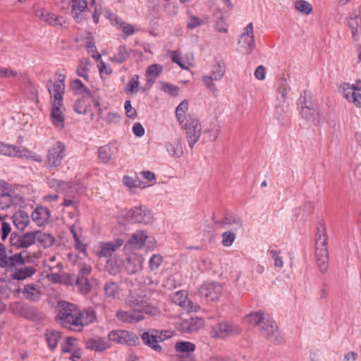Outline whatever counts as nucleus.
<instances>
[{"instance_id":"f257e3e1","label":"nucleus","mask_w":361,"mask_h":361,"mask_svg":"<svg viewBox=\"0 0 361 361\" xmlns=\"http://www.w3.org/2000/svg\"><path fill=\"white\" fill-rule=\"evenodd\" d=\"M63 10L71 8V13L77 22H82L92 15L94 23H98L103 11L102 0H58Z\"/></svg>"},{"instance_id":"f03ea898","label":"nucleus","mask_w":361,"mask_h":361,"mask_svg":"<svg viewBox=\"0 0 361 361\" xmlns=\"http://www.w3.org/2000/svg\"><path fill=\"white\" fill-rule=\"evenodd\" d=\"M57 320L63 326L77 331L80 310L72 303L61 301L57 306Z\"/></svg>"},{"instance_id":"7ed1b4c3","label":"nucleus","mask_w":361,"mask_h":361,"mask_svg":"<svg viewBox=\"0 0 361 361\" xmlns=\"http://www.w3.org/2000/svg\"><path fill=\"white\" fill-rule=\"evenodd\" d=\"M41 253L35 252L32 255L27 252L8 255L5 246L0 243V267L11 268L25 262H34L35 259H39Z\"/></svg>"},{"instance_id":"20e7f679","label":"nucleus","mask_w":361,"mask_h":361,"mask_svg":"<svg viewBox=\"0 0 361 361\" xmlns=\"http://www.w3.org/2000/svg\"><path fill=\"white\" fill-rule=\"evenodd\" d=\"M319 233L315 243V255L317 266L321 272L325 273L329 267V254L327 250V238L325 228L322 224L318 227Z\"/></svg>"},{"instance_id":"39448f33","label":"nucleus","mask_w":361,"mask_h":361,"mask_svg":"<svg viewBox=\"0 0 361 361\" xmlns=\"http://www.w3.org/2000/svg\"><path fill=\"white\" fill-rule=\"evenodd\" d=\"M126 304L131 309L143 315L146 314L149 316H155L159 312L158 308L151 304L146 295L131 294L127 299Z\"/></svg>"},{"instance_id":"423d86ee","label":"nucleus","mask_w":361,"mask_h":361,"mask_svg":"<svg viewBox=\"0 0 361 361\" xmlns=\"http://www.w3.org/2000/svg\"><path fill=\"white\" fill-rule=\"evenodd\" d=\"M179 125L185 131L189 147L192 149L201 135L202 126L199 120L194 115L188 114L185 121Z\"/></svg>"},{"instance_id":"0eeeda50","label":"nucleus","mask_w":361,"mask_h":361,"mask_svg":"<svg viewBox=\"0 0 361 361\" xmlns=\"http://www.w3.org/2000/svg\"><path fill=\"white\" fill-rule=\"evenodd\" d=\"M242 328L233 322L224 321L214 325L210 331V336L213 338H225L234 336L241 333Z\"/></svg>"},{"instance_id":"6e6552de","label":"nucleus","mask_w":361,"mask_h":361,"mask_svg":"<svg viewBox=\"0 0 361 361\" xmlns=\"http://www.w3.org/2000/svg\"><path fill=\"white\" fill-rule=\"evenodd\" d=\"M122 216L128 222L149 224L152 221L150 210L143 206L134 207L128 210L123 211Z\"/></svg>"},{"instance_id":"1a4fd4ad","label":"nucleus","mask_w":361,"mask_h":361,"mask_svg":"<svg viewBox=\"0 0 361 361\" xmlns=\"http://www.w3.org/2000/svg\"><path fill=\"white\" fill-rule=\"evenodd\" d=\"M0 154L21 159H32L37 162H41L42 161L40 156L29 151L25 147L4 143L0 144Z\"/></svg>"},{"instance_id":"9d476101","label":"nucleus","mask_w":361,"mask_h":361,"mask_svg":"<svg viewBox=\"0 0 361 361\" xmlns=\"http://www.w3.org/2000/svg\"><path fill=\"white\" fill-rule=\"evenodd\" d=\"M254 28L252 23L244 27L238 42V51L243 54H250L255 49Z\"/></svg>"},{"instance_id":"9b49d317","label":"nucleus","mask_w":361,"mask_h":361,"mask_svg":"<svg viewBox=\"0 0 361 361\" xmlns=\"http://www.w3.org/2000/svg\"><path fill=\"white\" fill-rule=\"evenodd\" d=\"M223 293L221 283L214 281H207L202 283L199 288L201 298L207 302H215L220 299Z\"/></svg>"},{"instance_id":"f8f14e48","label":"nucleus","mask_w":361,"mask_h":361,"mask_svg":"<svg viewBox=\"0 0 361 361\" xmlns=\"http://www.w3.org/2000/svg\"><path fill=\"white\" fill-rule=\"evenodd\" d=\"M66 147L61 142H56L49 150L47 155L46 166L53 169L61 165L66 157Z\"/></svg>"},{"instance_id":"ddd939ff","label":"nucleus","mask_w":361,"mask_h":361,"mask_svg":"<svg viewBox=\"0 0 361 361\" xmlns=\"http://www.w3.org/2000/svg\"><path fill=\"white\" fill-rule=\"evenodd\" d=\"M259 331L262 335L271 343L279 344L283 341L277 324L269 317H267L263 324L260 326Z\"/></svg>"},{"instance_id":"4468645a","label":"nucleus","mask_w":361,"mask_h":361,"mask_svg":"<svg viewBox=\"0 0 361 361\" xmlns=\"http://www.w3.org/2000/svg\"><path fill=\"white\" fill-rule=\"evenodd\" d=\"M36 17L42 22L57 29L65 26L66 22L63 17L59 16L56 13L44 8L35 11Z\"/></svg>"},{"instance_id":"2eb2a0df","label":"nucleus","mask_w":361,"mask_h":361,"mask_svg":"<svg viewBox=\"0 0 361 361\" xmlns=\"http://www.w3.org/2000/svg\"><path fill=\"white\" fill-rule=\"evenodd\" d=\"M109 340L119 344L135 345L138 338L133 332L119 329L110 331Z\"/></svg>"},{"instance_id":"dca6fc26","label":"nucleus","mask_w":361,"mask_h":361,"mask_svg":"<svg viewBox=\"0 0 361 361\" xmlns=\"http://www.w3.org/2000/svg\"><path fill=\"white\" fill-rule=\"evenodd\" d=\"M301 114L307 121L313 125H319L322 122V112L317 105L312 104L310 102H305L302 107Z\"/></svg>"},{"instance_id":"f3484780","label":"nucleus","mask_w":361,"mask_h":361,"mask_svg":"<svg viewBox=\"0 0 361 361\" xmlns=\"http://www.w3.org/2000/svg\"><path fill=\"white\" fill-rule=\"evenodd\" d=\"M204 322L199 317H191L188 319L180 320L176 323V328L182 333L191 334L202 329Z\"/></svg>"},{"instance_id":"a211bd4d","label":"nucleus","mask_w":361,"mask_h":361,"mask_svg":"<svg viewBox=\"0 0 361 361\" xmlns=\"http://www.w3.org/2000/svg\"><path fill=\"white\" fill-rule=\"evenodd\" d=\"M144 261V257L140 254H129L126 258L125 270L129 274H136L142 269Z\"/></svg>"},{"instance_id":"6ab92c4d","label":"nucleus","mask_w":361,"mask_h":361,"mask_svg":"<svg viewBox=\"0 0 361 361\" xmlns=\"http://www.w3.org/2000/svg\"><path fill=\"white\" fill-rule=\"evenodd\" d=\"M224 72V66L220 63H217L213 66L210 75H204L202 77V81L210 91L214 92L216 90V86L213 80H219L221 79Z\"/></svg>"},{"instance_id":"aec40b11","label":"nucleus","mask_w":361,"mask_h":361,"mask_svg":"<svg viewBox=\"0 0 361 361\" xmlns=\"http://www.w3.org/2000/svg\"><path fill=\"white\" fill-rule=\"evenodd\" d=\"M11 243L18 247H28L36 243V231L27 232L22 235L12 233L10 238Z\"/></svg>"},{"instance_id":"412c9836","label":"nucleus","mask_w":361,"mask_h":361,"mask_svg":"<svg viewBox=\"0 0 361 361\" xmlns=\"http://www.w3.org/2000/svg\"><path fill=\"white\" fill-rule=\"evenodd\" d=\"M222 228H231L238 231L243 228V220L235 214H226L221 220L216 222Z\"/></svg>"},{"instance_id":"4be33fe9","label":"nucleus","mask_w":361,"mask_h":361,"mask_svg":"<svg viewBox=\"0 0 361 361\" xmlns=\"http://www.w3.org/2000/svg\"><path fill=\"white\" fill-rule=\"evenodd\" d=\"M173 302L188 311H197L199 309L197 305H194L188 298L185 290L176 292L172 296Z\"/></svg>"},{"instance_id":"5701e85b","label":"nucleus","mask_w":361,"mask_h":361,"mask_svg":"<svg viewBox=\"0 0 361 361\" xmlns=\"http://www.w3.org/2000/svg\"><path fill=\"white\" fill-rule=\"evenodd\" d=\"M61 345L63 353H72L71 359L73 361H77L80 358V350L75 338L66 337L61 342Z\"/></svg>"},{"instance_id":"b1692460","label":"nucleus","mask_w":361,"mask_h":361,"mask_svg":"<svg viewBox=\"0 0 361 361\" xmlns=\"http://www.w3.org/2000/svg\"><path fill=\"white\" fill-rule=\"evenodd\" d=\"M143 343L157 352L161 350V347L158 344L159 341V331L157 329H149L140 334Z\"/></svg>"},{"instance_id":"393cba45","label":"nucleus","mask_w":361,"mask_h":361,"mask_svg":"<svg viewBox=\"0 0 361 361\" xmlns=\"http://www.w3.org/2000/svg\"><path fill=\"white\" fill-rule=\"evenodd\" d=\"M64 106H51L50 120L52 125L58 130L64 128Z\"/></svg>"},{"instance_id":"a878e982","label":"nucleus","mask_w":361,"mask_h":361,"mask_svg":"<svg viewBox=\"0 0 361 361\" xmlns=\"http://www.w3.org/2000/svg\"><path fill=\"white\" fill-rule=\"evenodd\" d=\"M147 240V233L144 231H137L135 232L127 243L125 245V250L127 252L128 247L140 250L145 245Z\"/></svg>"},{"instance_id":"bb28decb","label":"nucleus","mask_w":361,"mask_h":361,"mask_svg":"<svg viewBox=\"0 0 361 361\" xmlns=\"http://www.w3.org/2000/svg\"><path fill=\"white\" fill-rule=\"evenodd\" d=\"M97 317L96 312L92 308L80 310V316L78 317L77 331H80L84 326L92 324Z\"/></svg>"},{"instance_id":"cd10ccee","label":"nucleus","mask_w":361,"mask_h":361,"mask_svg":"<svg viewBox=\"0 0 361 361\" xmlns=\"http://www.w3.org/2000/svg\"><path fill=\"white\" fill-rule=\"evenodd\" d=\"M90 97H82L76 100L74 104V111L80 114H87L90 120H93L94 114L92 109V106L89 101Z\"/></svg>"},{"instance_id":"c85d7f7f","label":"nucleus","mask_w":361,"mask_h":361,"mask_svg":"<svg viewBox=\"0 0 361 361\" xmlns=\"http://www.w3.org/2000/svg\"><path fill=\"white\" fill-rule=\"evenodd\" d=\"M348 25L351 30L352 37L357 41L361 34V16L360 12H353L348 19Z\"/></svg>"},{"instance_id":"c756f323","label":"nucleus","mask_w":361,"mask_h":361,"mask_svg":"<svg viewBox=\"0 0 361 361\" xmlns=\"http://www.w3.org/2000/svg\"><path fill=\"white\" fill-rule=\"evenodd\" d=\"M122 245L123 240L121 239L116 240V242L102 243L99 245V249L97 251V255L100 257H109Z\"/></svg>"},{"instance_id":"7c9ffc66","label":"nucleus","mask_w":361,"mask_h":361,"mask_svg":"<svg viewBox=\"0 0 361 361\" xmlns=\"http://www.w3.org/2000/svg\"><path fill=\"white\" fill-rule=\"evenodd\" d=\"M48 90L50 94L51 106H64L65 87L59 85H52L51 87H48Z\"/></svg>"},{"instance_id":"2f4dec72","label":"nucleus","mask_w":361,"mask_h":361,"mask_svg":"<svg viewBox=\"0 0 361 361\" xmlns=\"http://www.w3.org/2000/svg\"><path fill=\"white\" fill-rule=\"evenodd\" d=\"M116 317L121 322L126 323H137L145 319V316L132 309L130 311L118 310L116 312Z\"/></svg>"},{"instance_id":"473e14b6","label":"nucleus","mask_w":361,"mask_h":361,"mask_svg":"<svg viewBox=\"0 0 361 361\" xmlns=\"http://www.w3.org/2000/svg\"><path fill=\"white\" fill-rule=\"evenodd\" d=\"M86 348L97 352L104 351L110 348L108 340L102 337L91 338L86 341Z\"/></svg>"},{"instance_id":"72a5a7b5","label":"nucleus","mask_w":361,"mask_h":361,"mask_svg":"<svg viewBox=\"0 0 361 361\" xmlns=\"http://www.w3.org/2000/svg\"><path fill=\"white\" fill-rule=\"evenodd\" d=\"M22 293L27 300L38 301L42 296V289L39 284L30 283L24 286Z\"/></svg>"},{"instance_id":"f704fd0d","label":"nucleus","mask_w":361,"mask_h":361,"mask_svg":"<svg viewBox=\"0 0 361 361\" xmlns=\"http://www.w3.org/2000/svg\"><path fill=\"white\" fill-rule=\"evenodd\" d=\"M13 310L20 317L29 319H34L37 315V310L35 307L22 302L16 303L13 306Z\"/></svg>"},{"instance_id":"c9c22d12","label":"nucleus","mask_w":361,"mask_h":361,"mask_svg":"<svg viewBox=\"0 0 361 361\" xmlns=\"http://www.w3.org/2000/svg\"><path fill=\"white\" fill-rule=\"evenodd\" d=\"M162 66L158 63H154L149 66L146 70L147 82L146 86L150 88L155 82L157 78L162 73Z\"/></svg>"},{"instance_id":"e433bc0d","label":"nucleus","mask_w":361,"mask_h":361,"mask_svg":"<svg viewBox=\"0 0 361 361\" xmlns=\"http://www.w3.org/2000/svg\"><path fill=\"white\" fill-rule=\"evenodd\" d=\"M125 265L124 259L116 255L107 261L106 267L111 274L116 275L120 273L123 269H125Z\"/></svg>"},{"instance_id":"4c0bfd02","label":"nucleus","mask_w":361,"mask_h":361,"mask_svg":"<svg viewBox=\"0 0 361 361\" xmlns=\"http://www.w3.org/2000/svg\"><path fill=\"white\" fill-rule=\"evenodd\" d=\"M12 219L14 226L20 231L25 229L30 222L28 214L22 210L16 212Z\"/></svg>"},{"instance_id":"58836bf2","label":"nucleus","mask_w":361,"mask_h":361,"mask_svg":"<svg viewBox=\"0 0 361 361\" xmlns=\"http://www.w3.org/2000/svg\"><path fill=\"white\" fill-rule=\"evenodd\" d=\"M82 188L80 186H76L75 185L70 186L68 189H66L64 192V199L63 202V205L64 207H72L73 208H76L78 202V198L75 196V195H71L73 191L74 192H79V191Z\"/></svg>"},{"instance_id":"ea45409f","label":"nucleus","mask_w":361,"mask_h":361,"mask_svg":"<svg viewBox=\"0 0 361 361\" xmlns=\"http://www.w3.org/2000/svg\"><path fill=\"white\" fill-rule=\"evenodd\" d=\"M49 211L46 207H37L32 213V219L37 226H44L49 219Z\"/></svg>"},{"instance_id":"a19ab883","label":"nucleus","mask_w":361,"mask_h":361,"mask_svg":"<svg viewBox=\"0 0 361 361\" xmlns=\"http://www.w3.org/2000/svg\"><path fill=\"white\" fill-rule=\"evenodd\" d=\"M106 300H113L118 298L120 288L117 283L113 281H106L103 287Z\"/></svg>"},{"instance_id":"79ce46f5","label":"nucleus","mask_w":361,"mask_h":361,"mask_svg":"<svg viewBox=\"0 0 361 361\" xmlns=\"http://www.w3.org/2000/svg\"><path fill=\"white\" fill-rule=\"evenodd\" d=\"M166 151L172 157L178 158L182 156L183 151L180 138H176L165 144Z\"/></svg>"},{"instance_id":"37998d69","label":"nucleus","mask_w":361,"mask_h":361,"mask_svg":"<svg viewBox=\"0 0 361 361\" xmlns=\"http://www.w3.org/2000/svg\"><path fill=\"white\" fill-rule=\"evenodd\" d=\"M267 318L261 311L252 312L245 317V322L250 326H259V329Z\"/></svg>"},{"instance_id":"c03bdc74","label":"nucleus","mask_w":361,"mask_h":361,"mask_svg":"<svg viewBox=\"0 0 361 361\" xmlns=\"http://www.w3.org/2000/svg\"><path fill=\"white\" fill-rule=\"evenodd\" d=\"M36 273L34 266H26L16 269L12 274V278L16 280H25L32 276Z\"/></svg>"},{"instance_id":"a18cd8bd","label":"nucleus","mask_w":361,"mask_h":361,"mask_svg":"<svg viewBox=\"0 0 361 361\" xmlns=\"http://www.w3.org/2000/svg\"><path fill=\"white\" fill-rule=\"evenodd\" d=\"M130 56V51L125 45H121L116 52L110 57V61L116 64L125 62Z\"/></svg>"},{"instance_id":"49530a36","label":"nucleus","mask_w":361,"mask_h":361,"mask_svg":"<svg viewBox=\"0 0 361 361\" xmlns=\"http://www.w3.org/2000/svg\"><path fill=\"white\" fill-rule=\"evenodd\" d=\"M70 88L76 94H82L84 97H91L90 91L79 79L73 80L70 84Z\"/></svg>"},{"instance_id":"de8ad7c7","label":"nucleus","mask_w":361,"mask_h":361,"mask_svg":"<svg viewBox=\"0 0 361 361\" xmlns=\"http://www.w3.org/2000/svg\"><path fill=\"white\" fill-rule=\"evenodd\" d=\"M90 61L87 58L81 59L77 68L76 73L79 77L84 78L85 80L89 79V66Z\"/></svg>"},{"instance_id":"09e8293b","label":"nucleus","mask_w":361,"mask_h":361,"mask_svg":"<svg viewBox=\"0 0 361 361\" xmlns=\"http://www.w3.org/2000/svg\"><path fill=\"white\" fill-rule=\"evenodd\" d=\"M54 238L47 233L36 231V242L44 247H49L54 243Z\"/></svg>"},{"instance_id":"8fccbe9b","label":"nucleus","mask_w":361,"mask_h":361,"mask_svg":"<svg viewBox=\"0 0 361 361\" xmlns=\"http://www.w3.org/2000/svg\"><path fill=\"white\" fill-rule=\"evenodd\" d=\"M45 338L49 349L54 350L61 339V335L59 331H50L45 334Z\"/></svg>"},{"instance_id":"3c124183","label":"nucleus","mask_w":361,"mask_h":361,"mask_svg":"<svg viewBox=\"0 0 361 361\" xmlns=\"http://www.w3.org/2000/svg\"><path fill=\"white\" fill-rule=\"evenodd\" d=\"M12 205V190H5L3 188L0 192V209H6Z\"/></svg>"},{"instance_id":"603ef678","label":"nucleus","mask_w":361,"mask_h":361,"mask_svg":"<svg viewBox=\"0 0 361 361\" xmlns=\"http://www.w3.org/2000/svg\"><path fill=\"white\" fill-rule=\"evenodd\" d=\"M70 231L75 240V249L81 252H85L86 250V245L83 243L81 233L79 231H77L75 225H71L70 226Z\"/></svg>"},{"instance_id":"864d4df0","label":"nucleus","mask_w":361,"mask_h":361,"mask_svg":"<svg viewBox=\"0 0 361 361\" xmlns=\"http://www.w3.org/2000/svg\"><path fill=\"white\" fill-rule=\"evenodd\" d=\"M139 80V75H133L123 89L125 93L128 94H133L137 92L140 89Z\"/></svg>"},{"instance_id":"5fc2aeb1","label":"nucleus","mask_w":361,"mask_h":361,"mask_svg":"<svg viewBox=\"0 0 361 361\" xmlns=\"http://www.w3.org/2000/svg\"><path fill=\"white\" fill-rule=\"evenodd\" d=\"M188 102L186 99L182 101L176 107V116L179 124L185 121V120L187 119L188 115H186V112L188 111Z\"/></svg>"},{"instance_id":"6e6d98bb","label":"nucleus","mask_w":361,"mask_h":361,"mask_svg":"<svg viewBox=\"0 0 361 361\" xmlns=\"http://www.w3.org/2000/svg\"><path fill=\"white\" fill-rule=\"evenodd\" d=\"M114 149L109 145H104L98 149V158L102 163L109 162L114 154Z\"/></svg>"},{"instance_id":"4d7b16f0","label":"nucleus","mask_w":361,"mask_h":361,"mask_svg":"<svg viewBox=\"0 0 361 361\" xmlns=\"http://www.w3.org/2000/svg\"><path fill=\"white\" fill-rule=\"evenodd\" d=\"M123 183L126 187H128L129 188H145L149 185H147L145 183L142 182L140 180V177H137L135 179L128 175L123 176Z\"/></svg>"},{"instance_id":"13d9d810","label":"nucleus","mask_w":361,"mask_h":361,"mask_svg":"<svg viewBox=\"0 0 361 361\" xmlns=\"http://www.w3.org/2000/svg\"><path fill=\"white\" fill-rule=\"evenodd\" d=\"M294 8L303 15H309L312 11V5L305 0H297L294 3Z\"/></svg>"},{"instance_id":"bf43d9fd","label":"nucleus","mask_w":361,"mask_h":361,"mask_svg":"<svg viewBox=\"0 0 361 361\" xmlns=\"http://www.w3.org/2000/svg\"><path fill=\"white\" fill-rule=\"evenodd\" d=\"M341 90L345 98L349 102L354 93L360 91V88L357 85H350L348 83H344L341 86Z\"/></svg>"},{"instance_id":"052dcab7","label":"nucleus","mask_w":361,"mask_h":361,"mask_svg":"<svg viewBox=\"0 0 361 361\" xmlns=\"http://www.w3.org/2000/svg\"><path fill=\"white\" fill-rule=\"evenodd\" d=\"M175 349L178 353H192L195 350V345L189 341H180L176 343Z\"/></svg>"},{"instance_id":"680f3d73","label":"nucleus","mask_w":361,"mask_h":361,"mask_svg":"<svg viewBox=\"0 0 361 361\" xmlns=\"http://www.w3.org/2000/svg\"><path fill=\"white\" fill-rule=\"evenodd\" d=\"M160 90L163 92L169 94L172 97H176L178 94L180 89L178 86H176L171 83L166 82H160Z\"/></svg>"},{"instance_id":"e2e57ef3","label":"nucleus","mask_w":361,"mask_h":361,"mask_svg":"<svg viewBox=\"0 0 361 361\" xmlns=\"http://www.w3.org/2000/svg\"><path fill=\"white\" fill-rule=\"evenodd\" d=\"M76 284L78 286L80 291L83 294L90 293L92 289V285L87 277L78 276Z\"/></svg>"},{"instance_id":"0e129e2a","label":"nucleus","mask_w":361,"mask_h":361,"mask_svg":"<svg viewBox=\"0 0 361 361\" xmlns=\"http://www.w3.org/2000/svg\"><path fill=\"white\" fill-rule=\"evenodd\" d=\"M171 56L173 62L177 63L183 69H188L190 63L185 60L178 51H172Z\"/></svg>"},{"instance_id":"69168bd1","label":"nucleus","mask_w":361,"mask_h":361,"mask_svg":"<svg viewBox=\"0 0 361 361\" xmlns=\"http://www.w3.org/2000/svg\"><path fill=\"white\" fill-rule=\"evenodd\" d=\"M47 183L50 188L56 189L57 192H64L70 187L68 183L55 178H49Z\"/></svg>"},{"instance_id":"338daca9","label":"nucleus","mask_w":361,"mask_h":361,"mask_svg":"<svg viewBox=\"0 0 361 361\" xmlns=\"http://www.w3.org/2000/svg\"><path fill=\"white\" fill-rule=\"evenodd\" d=\"M188 20L187 23V26L189 29L192 30V29H195V27H199L201 25H202L203 20L201 18L193 16L190 12H188Z\"/></svg>"},{"instance_id":"774afa93","label":"nucleus","mask_w":361,"mask_h":361,"mask_svg":"<svg viewBox=\"0 0 361 361\" xmlns=\"http://www.w3.org/2000/svg\"><path fill=\"white\" fill-rule=\"evenodd\" d=\"M163 262V257L159 254H154L149 259V265L151 270L157 269Z\"/></svg>"}]
</instances>
